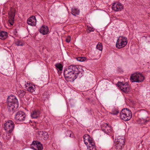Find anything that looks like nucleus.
<instances>
[{"mask_svg":"<svg viewBox=\"0 0 150 150\" xmlns=\"http://www.w3.org/2000/svg\"><path fill=\"white\" fill-rule=\"evenodd\" d=\"M8 36L7 32L4 31H1L0 32V38L3 40H4Z\"/></svg>","mask_w":150,"mask_h":150,"instance_id":"obj_18","label":"nucleus"},{"mask_svg":"<svg viewBox=\"0 0 150 150\" xmlns=\"http://www.w3.org/2000/svg\"><path fill=\"white\" fill-rule=\"evenodd\" d=\"M31 148L34 150H42L43 147L40 142L38 141H34L31 144Z\"/></svg>","mask_w":150,"mask_h":150,"instance_id":"obj_11","label":"nucleus"},{"mask_svg":"<svg viewBox=\"0 0 150 150\" xmlns=\"http://www.w3.org/2000/svg\"><path fill=\"white\" fill-rule=\"evenodd\" d=\"M96 48L99 50L101 51L102 50V45L100 42L98 43L96 45Z\"/></svg>","mask_w":150,"mask_h":150,"instance_id":"obj_23","label":"nucleus"},{"mask_svg":"<svg viewBox=\"0 0 150 150\" xmlns=\"http://www.w3.org/2000/svg\"><path fill=\"white\" fill-rule=\"evenodd\" d=\"M1 147H2L1 143V142H0V149H1Z\"/></svg>","mask_w":150,"mask_h":150,"instance_id":"obj_35","label":"nucleus"},{"mask_svg":"<svg viewBox=\"0 0 150 150\" xmlns=\"http://www.w3.org/2000/svg\"><path fill=\"white\" fill-rule=\"evenodd\" d=\"M65 40L67 42L69 43L71 40V38L70 36H69L66 38Z\"/></svg>","mask_w":150,"mask_h":150,"instance_id":"obj_30","label":"nucleus"},{"mask_svg":"<svg viewBox=\"0 0 150 150\" xmlns=\"http://www.w3.org/2000/svg\"><path fill=\"white\" fill-rule=\"evenodd\" d=\"M43 136L44 137V138H43L45 140H47L49 136L48 135V134L47 132H45V133Z\"/></svg>","mask_w":150,"mask_h":150,"instance_id":"obj_27","label":"nucleus"},{"mask_svg":"<svg viewBox=\"0 0 150 150\" xmlns=\"http://www.w3.org/2000/svg\"><path fill=\"white\" fill-rule=\"evenodd\" d=\"M26 115L25 113L22 111H19L17 112L15 116V118L17 121H23L26 118Z\"/></svg>","mask_w":150,"mask_h":150,"instance_id":"obj_9","label":"nucleus"},{"mask_svg":"<svg viewBox=\"0 0 150 150\" xmlns=\"http://www.w3.org/2000/svg\"><path fill=\"white\" fill-rule=\"evenodd\" d=\"M71 13L72 15L75 16L79 14V11L76 8H73L71 9Z\"/></svg>","mask_w":150,"mask_h":150,"instance_id":"obj_19","label":"nucleus"},{"mask_svg":"<svg viewBox=\"0 0 150 150\" xmlns=\"http://www.w3.org/2000/svg\"><path fill=\"white\" fill-rule=\"evenodd\" d=\"M35 87L32 84L29 86L27 89L28 91L30 92H33L35 91Z\"/></svg>","mask_w":150,"mask_h":150,"instance_id":"obj_21","label":"nucleus"},{"mask_svg":"<svg viewBox=\"0 0 150 150\" xmlns=\"http://www.w3.org/2000/svg\"><path fill=\"white\" fill-rule=\"evenodd\" d=\"M40 111L39 110H35L31 114V116L33 118H37L40 116Z\"/></svg>","mask_w":150,"mask_h":150,"instance_id":"obj_17","label":"nucleus"},{"mask_svg":"<svg viewBox=\"0 0 150 150\" xmlns=\"http://www.w3.org/2000/svg\"><path fill=\"white\" fill-rule=\"evenodd\" d=\"M36 23V20L35 16H32L29 18L27 20V23L31 26H35Z\"/></svg>","mask_w":150,"mask_h":150,"instance_id":"obj_15","label":"nucleus"},{"mask_svg":"<svg viewBox=\"0 0 150 150\" xmlns=\"http://www.w3.org/2000/svg\"><path fill=\"white\" fill-rule=\"evenodd\" d=\"M102 130L107 134H109L111 132V128L107 124H103L101 126Z\"/></svg>","mask_w":150,"mask_h":150,"instance_id":"obj_14","label":"nucleus"},{"mask_svg":"<svg viewBox=\"0 0 150 150\" xmlns=\"http://www.w3.org/2000/svg\"><path fill=\"white\" fill-rule=\"evenodd\" d=\"M47 92H45L43 93V98H44V99L45 100H46V99H48V95L47 94Z\"/></svg>","mask_w":150,"mask_h":150,"instance_id":"obj_29","label":"nucleus"},{"mask_svg":"<svg viewBox=\"0 0 150 150\" xmlns=\"http://www.w3.org/2000/svg\"><path fill=\"white\" fill-rule=\"evenodd\" d=\"M149 120H146V122H148L149 121Z\"/></svg>","mask_w":150,"mask_h":150,"instance_id":"obj_36","label":"nucleus"},{"mask_svg":"<svg viewBox=\"0 0 150 150\" xmlns=\"http://www.w3.org/2000/svg\"><path fill=\"white\" fill-rule=\"evenodd\" d=\"M127 44V38L125 37L121 36L118 39L116 45L117 48L120 49L125 47Z\"/></svg>","mask_w":150,"mask_h":150,"instance_id":"obj_6","label":"nucleus"},{"mask_svg":"<svg viewBox=\"0 0 150 150\" xmlns=\"http://www.w3.org/2000/svg\"><path fill=\"white\" fill-rule=\"evenodd\" d=\"M67 135L68 136H69V137H72L73 136V135L72 134V132L70 130H68L67 131Z\"/></svg>","mask_w":150,"mask_h":150,"instance_id":"obj_28","label":"nucleus"},{"mask_svg":"<svg viewBox=\"0 0 150 150\" xmlns=\"http://www.w3.org/2000/svg\"><path fill=\"white\" fill-rule=\"evenodd\" d=\"M64 76L67 81H73L78 77L82 76V72L79 70L76 66L71 65L64 70Z\"/></svg>","mask_w":150,"mask_h":150,"instance_id":"obj_1","label":"nucleus"},{"mask_svg":"<svg viewBox=\"0 0 150 150\" xmlns=\"http://www.w3.org/2000/svg\"><path fill=\"white\" fill-rule=\"evenodd\" d=\"M40 32L45 35L47 34L48 32V29L47 26L42 25L40 30Z\"/></svg>","mask_w":150,"mask_h":150,"instance_id":"obj_16","label":"nucleus"},{"mask_svg":"<svg viewBox=\"0 0 150 150\" xmlns=\"http://www.w3.org/2000/svg\"><path fill=\"white\" fill-rule=\"evenodd\" d=\"M45 132V131L38 130L37 132V134L39 135V136L41 137L43 135Z\"/></svg>","mask_w":150,"mask_h":150,"instance_id":"obj_26","label":"nucleus"},{"mask_svg":"<svg viewBox=\"0 0 150 150\" xmlns=\"http://www.w3.org/2000/svg\"><path fill=\"white\" fill-rule=\"evenodd\" d=\"M88 30L90 32L93 31H94V29L91 28H88Z\"/></svg>","mask_w":150,"mask_h":150,"instance_id":"obj_33","label":"nucleus"},{"mask_svg":"<svg viewBox=\"0 0 150 150\" xmlns=\"http://www.w3.org/2000/svg\"><path fill=\"white\" fill-rule=\"evenodd\" d=\"M17 93L21 98L23 97L26 93L25 92L22 90H18Z\"/></svg>","mask_w":150,"mask_h":150,"instance_id":"obj_20","label":"nucleus"},{"mask_svg":"<svg viewBox=\"0 0 150 150\" xmlns=\"http://www.w3.org/2000/svg\"><path fill=\"white\" fill-rule=\"evenodd\" d=\"M84 143L87 146V145L88 144V142H87V141H84Z\"/></svg>","mask_w":150,"mask_h":150,"instance_id":"obj_34","label":"nucleus"},{"mask_svg":"<svg viewBox=\"0 0 150 150\" xmlns=\"http://www.w3.org/2000/svg\"><path fill=\"white\" fill-rule=\"evenodd\" d=\"M14 125L13 121L9 120L4 123V128L7 132L9 133H11L13 130Z\"/></svg>","mask_w":150,"mask_h":150,"instance_id":"obj_5","label":"nucleus"},{"mask_svg":"<svg viewBox=\"0 0 150 150\" xmlns=\"http://www.w3.org/2000/svg\"><path fill=\"white\" fill-rule=\"evenodd\" d=\"M15 12V9L13 8H11L10 11L8 13V21L11 25H13L14 23Z\"/></svg>","mask_w":150,"mask_h":150,"instance_id":"obj_12","label":"nucleus"},{"mask_svg":"<svg viewBox=\"0 0 150 150\" xmlns=\"http://www.w3.org/2000/svg\"><path fill=\"white\" fill-rule=\"evenodd\" d=\"M125 138L124 136L119 137L115 139V148L117 150H121L125 144Z\"/></svg>","mask_w":150,"mask_h":150,"instance_id":"obj_4","label":"nucleus"},{"mask_svg":"<svg viewBox=\"0 0 150 150\" xmlns=\"http://www.w3.org/2000/svg\"><path fill=\"white\" fill-rule=\"evenodd\" d=\"M16 45L18 46H23V44L22 42L19 40H17L15 42Z\"/></svg>","mask_w":150,"mask_h":150,"instance_id":"obj_25","label":"nucleus"},{"mask_svg":"<svg viewBox=\"0 0 150 150\" xmlns=\"http://www.w3.org/2000/svg\"><path fill=\"white\" fill-rule=\"evenodd\" d=\"M77 60L79 62H83L86 59V58L84 57H76Z\"/></svg>","mask_w":150,"mask_h":150,"instance_id":"obj_24","label":"nucleus"},{"mask_svg":"<svg viewBox=\"0 0 150 150\" xmlns=\"http://www.w3.org/2000/svg\"><path fill=\"white\" fill-rule=\"evenodd\" d=\"M119 113V111L117 110H116L115 111H113L112 113L111 114H112L114 115H117V114H118Z\"/></svg>","mask_w":150,"mask_h":150,"instance_id":"obj_31","label":"nucleus"},{"mask_svg":"<svg viewBox=\"0 0 150 150\" xmlns=\"http://www.w3.org/2000/svg\"><path fill=\"white\" fill-rule=\"evenodd\" d=\"M117 85L121 90L124 93H128L130 91V87L127 84H124L122 82H118Z\"/></svg>","mask_w":150,"mask_h":150,"instance_id":"obj_10","label":"nucleus"},{"mask_svg":"<svg viewBox=\"0 0 150 150\" xmlns=\"http://www.w3.org/2000/svg\"><path fill=\"white\" fill-rule=\"evenodd\" d=\"M144 79V76L139 73L133 74L130 76V80L132 82H139L142 81Z\"/></svg>","mask_w":150,"mask_h":150,"instance_id":"obj_7","label":"nucleus"},{"mask_svg":"<svg viewBox=\"0 0 150 150\" xmlns=\"http://www.w3.org/2000/svg\"><path fill=\"white\" fill-rule=\"evenodd\" d=\"M55 66L56 67L58 70H59L60 71L62 70L63 66L60 63L56 64H55Z\"/></svg>","mask_w":150,"mask_h":150,"instance_id":"obj_22","label":"nucleus"},{"mask_svg":"<svg viewBox=\"0 0 150 150\" xmlns=\"http://www.w3.org/2000/svg\"><path fill=\"white\" fill-rule=\"evenodd\" d=\"M112 9L115 11H120L123 9V7L120 3H114L112 6Z\"/></svg>","mask_w":150,"mask_h":150,"instance_id":"obj_13","label":"nucleus"},{"mask_svg":"<svg viewBox=\"0 0 150 150\" xmlns=\"http://www.w3.org/2000/svg\"><path fill=\"white\" fill-rule=\"evenodd\" d=\"M7 108L9 112L13 111L14 108L16 109L18 107V100L13 96L8 97L7 99Z\"/></svg>","mask_w":150,"mask_h":150,"instance_id":"obj_2","label":"nucleus"},{"mask_svg":"<svg viewBox=\"0 0 150 150\" xmlns=\"http://www.w3.org/2000/svg\"><path fill=\"white\" fill-rule=\"evenodd\" d=\"M132 117V113L127 108H123L120 114V117L123 120L127 121L129 120Z\"/></svg>","mask_w":150,"mask_h":150,"instance_id":"obj_3","label":"nucleus"},{"mask_svg":"<svg viewBox=\"0 0 150 150\" xmlns=\"http://www.w3.org/2000/svg\"><path fill=\"white\" fill-rule=\"evenodd\" d=\"M83 141H86L88 142L89 143V145L88 146V149L91 148L92 150H94L93 149H95V146H94V143L93 142L92 138L90 137V136L88 134H85L83 136ZM90 150H92L90 149Z\"/></svg>","mask_w":150,"mask_h":150,"instance_id":"obj_8","label":"nucleus"},{"mask_svg":"<svg viewBox=\"0 0 150 150\" xmlns=\"http://www.w3.org/2000/svg\"><path fill=\"white\" fill-rule=\"evenodd\" d=\"M31 85L30 84V83L29 82H27L26 83V84H25V87L27 88V87H28L29 86Z\"/></svg>","mask_w":150,"mask_h":150,"instance_id":"obj_32","label":"nucleus"}]
</instances>
